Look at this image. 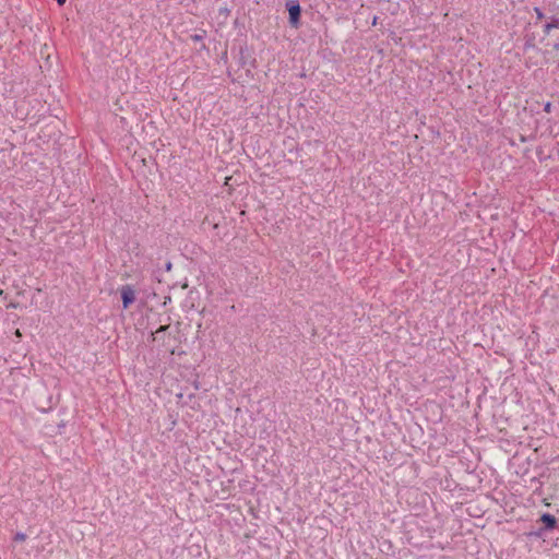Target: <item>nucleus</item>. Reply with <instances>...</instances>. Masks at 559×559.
<instances>
[{
    "mask_svg": "<svg viewBox=\"0 0 559 559\" xmlns=\"http://www.w3.org/2000/svg\"><path fill=\"white\" fill-rule=\"evenodd\" d=\"M538 522L542 524V528L545 532L551 531L557 527V519L555 515L550 513H543L538 520Z\"/></svg>",
    "mask_w": 559,
    "mask_h": 559,
    "instance_id": "7ed1b4c3",
    "label": "nucleus"
},
{
    "mask_svg": "<svg viewBox=\"0 0 559 559\" xmlns=\"http://www.w3.org/2000/svg\"><path fill=\"white\" fill-rule=\"evenodd\" d=\"M551 103L550 102H547L545 105H544V111L545 112H550L551 111Z\"/></svg>",
    "mask_w": 559,
    "mask_h": 559,
    "instance_id": "f8f14e48",
    "label": "nucleus"
},
{
    "mask_svg": "<svg viewBox=\"0 0 559 559\" xmlns=\"http://www.w3.org/2000/svg\"><path fill=\"white\" fill-rule=\"evenodd\" d=\"M169 324L160 325L155 333L153 334V340H155V335H158L159 333H165L169 329Z\"/></svg>",
    "mask_w": 559,
    "mask_h": 559,
    "instance_id": "0eeeda50",
    "label": "nucleus"
},
{
    "mask_svg": "<svg viewBox=\"0 0 559 559\" xmlns=\"http://www.w3.org/2000/svg\"><path fill=\"white\" fill-rule=\"evenodd\" d=\"M205 36H206V31L201 29L200 33L192 34L190 36V38L192 41L197 43V41H202L205 38Z\"/></svg>",
    "mask_w": 559,
    "mask_h": 559,
    "instance_id": "423d86ee",
    "label": "nucleus"
},
{
    "mask_svg": "<svg viewBox=\"0 0 559 559\" xmlns=\"http://www.w3.org/2000/svg\"><path fill=\"white\" fill-rule=\"evenodd\" d=\"M534 11H535V13H536V19H537L538 21H540V20L545 19V14H544V12H543L538 7H535V8H534Z\"/></svg>",
    "mask_w": 559,
    "mask_h": 559,
    "instance_id": "9d476101",
    "label": "nucleus"
},
{
    "mask_svg": "<svg viewBox=\"0 0 559 559\" xmlns=\"http://www.w3.org/2000/svg\"><path fill=\"white\" fill-rule=\"evenodd\" d=\"M285 9L288 12V24L292 28L298 29L301 26V7L298 0H287Z\"/></svg>",
    "mask_w": 559,
    "mask_h": 559,
    "instance_id": "f257e3e1",
    "label": "nucleus"
},
{
    "mask_svg": "<svg viewBox=\"0 0 559 559\" xmlns=\"http://www.w3.org/2000/svg\"><path fill=\"white\" fill-rule=\"evenodd\" d=\"M26 539V534L22 533V532H17L14 537H13V540L14 542H24Z\"/></svg>",
    "mask_w": 559,
    "mask_h": 559,
    "instance_id": "6e6552de",
    "label": "nucleus"
},
{
    "mask_svg": "<svg viewBox=\"0 0 559 559\" xmlns=\"http://www.w3.org/2000/svg\"><path fill=\"white\" fill-rule=\"evenodd\" d=\"M170 267H171V264H170V263H167L166 269H167V270H170Z\"/></svg>",
    "mask_w": 559,
    "mask_h": 559,
    "instance_id": "2eb2a0df",
    "label": "nucleus"
},
{
    "mask_svg": "<svg viewBox=\"0 0 559 559\" xmlns=\"http://www.w3.org/2000/svg\"><path fill=\"white\" fill-rule=\"evenodd\" d=\"M59 5H63L67 0H56Z\"/></svg>",
    "mask_w": 559,
    "mask_h": 559,
    "instance_id": "4468645a",
    "label": "nucleus"
},
{
    "mask_svg": "<svg viewBox=\"0 0 559 559\" xmlns=\"http://www.w3.org/2000/svg\"><path fill=\"white\" fill-rule=\"evenodd\" d=\"M551 28H558L559 29V17L551 16L549 21Z\"/></svg>",
    "mask_w": 559,
    "mask_h": 559,
    "instance_id": "1a4fd4ad",
    "label": "nucleus"
},
{
    "mask_svg": "<svg viewBox=\"0 0 559 559\" xmlns=\"http://www.w3.org/2000/svg\"><path fill=\"white\" fill-rule=\"evenodd\" d=\"M546 532L542 528V527H538L537 530H534V531H531L528 533H526V536L532 538H540L544 536Z\"/></svg>",
    "mask_w": 559,
    "mask_h": 559,
    "instance_id": "39448f33",
    "label": "nucleus"
},
{
    "mask_svg": "<svg viewBox=\"0 0 559 559\" xmlns=\"http://www.w3.org/2000/svg\"><path fill=\"white\" fill-rule=\"evenodd\" d=\"M123 309H128L135 301L134 289L130 285H124L120 290Z\"/></svg>",
    "mask_w": 559,
    "mask_h": 559,
    "instance_id": "f03ea898",
    "label": "nucleus"
},
{
    "mask_svg": "<svg viewBox=\"0 0 559 559\" xmlns=\"http://www.w3.org/2000/svg\"><path fill=\"white\" fill-rule=\"evenodd\" d=\"M543 31H544L545 35H549V34H550V32L552 31V28H551V25H550V23H549V22H547V23L543 26Z\"/></svg>",
    "mask_w": 559,
    "mask_h": 559,
    "instance_id": "9b49d317",
    "label": "nucleus"
},
{
    "mask_svg": "<svg viewBox=\"0 0 559 559\" xmlns=\"http://www.w3.org/2000/svg\"><path fill=\"white\" fill-rule=\"evenodd\" d=\"M536 49L534 35H526L524 41V50Z\"/></svg>",
    "mask_w": 559,
    "mask_h": 559,
    "instance_id": "20e7f679",
    "label": "nucleus"
},
{
    "mask_svg": "<svg viewBox=\"0 0 559 559\" xmlns=\"http://www.w3.org/2000/svg\"><path fill=\"white\" fill-rule=\"evenodd\" d=\"M554 49L558 50L559 49V40L556 41L554 45H552Z\"/></svg>",
    "mask_w": 559,
    "mask_h": 559,
    "instance_id": "ddd939ff",
    "label": "nucleus"
}]
</instances>
